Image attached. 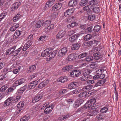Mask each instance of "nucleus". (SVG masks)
Wrapping results in <instances>:
<instances>
[{
  "instance_id": "8fccbe9b",
  "label": "nucleus",
  "mask_w": 121,
  "mask_h": 121,
  "mask_svg": "<svg viewBox=\"0 0 121 121\" xmlns=\"http://www.w3.org/2000/svg\"><path fill=\"white\" fill-rule=\"evenodd\" d=\"M108 110V108L107 107H104L102 108L100 110L101 112L104 113H106Z\"/></svg>"
},
{
  "instance_id": "338daca9",
  "label": "nucleus",
  "mask_w": 121,
  "mask_h": 121,
  "mask_svg": "<svg viewBox=\"0 0 121 121\" xmlns=\"http://www.w3.org/2000/svg\"><path fill=\"white\" fill-rule=\"evenodd\" d=\"M68 91V90L66 89H63L60 90L59 92V93L60 94H65Z\"/></svg>"
},
{
  "instance_id": "cd10ccee",
  "label": "nucleus",
  "mask_w": 121,
  "mask_h": 121,
  "mask_svg": "<svg viewBox=\"0 0 121 121\" xmlns=\"http://www.w3.org/2000/svg\"><path fill=\"white\" fill-rule=\"evenodd\" d=\"M21 4L19 2H17L14 4L12 7L13 9H17L20 6Z\"/></svg>"
},
{
  "instance_id": "052dcab7",
  "label": "nucleus",
  "mask_w": 121,
  "mask_h": 121,
  "mask_svg": "<svg viewBox=\"0 0 121 121\" xmlns=\"http://www.w3.org/2000/svg\"><path fill=\"white\" fill-rule=\"evenodd\" d=\"M80 106L77 100H76L73 105V107L75 108H77Z\"/></svg>"
},
{
  "instance_id": "2f4dec72",
  "label": "nucleus",
  "mask_w": 121,
  "mask_h": 121,
  "mask_svg": "<svg viewBox=\"0 0 121 121\" xmlns=\"http://www.w3.org/2000/svg\"><path fill=\"white\" fill-rule=\"evenodd\" d=\"M72 66L71 65H69L63 68V70L64 71H68L72 68Z\"/></svg>"
},
{
  "instance_id": "49530a36",
  "label": "nucleus",
  "mask_w": 121,
  "mask_h": 121,
  "mask_svg": "<svg viewBox=\"0 0 121 121\" xmlns=\"http://www.w3.org/2000/svg\"><path fill=\"white\" fill-rule=\"evenodd\" d=\"M100 27L99 25H97L94 27V32H97L100 30Z\"/></svg>"
},
{
  "instance_id": "e2e57ef3",
  "label": "nucleus",
  "mask_w": 121,
  "mask_h": 121,
  "mask_svg": "<svg viewBox=\"0 0 121 121\" xmlns=\"http://www.w3.org/2000/svg\"><path fill=\"white\" fill-rule=\"evenodd\" d=\"M53 25L51 24L49 25L46 28V30H51L53 29Z\"/></svg>"
},
{
  "instance_id": "9d476101",
  "label": "nucleus",
  "mask_w": 121,
  "mask_h": 121,
  "mask_svg": "<svg viewBox=\"0 0 121 121\" xmlns=\"http://www.w3.org/2000/svg\"><path fill=\"white\" fill-rule=\"evenodd\" d=\"M51 52V50L47 49L43 52L41 54V56L44 57L47 56L48 58L49 54H50Z\"/></svg>"
},
{
  "instance_id": "393cba45",
  "label": "nucleus",
  "mask_w": 121,
  "mask_h": 121,
  "mask_svg": "<svg viewBox=\"0 0 121 121\" xmlns=\"http://www.w3.org/2000/svg\"><path fill=\"white\" fill-rule=\"evenodd\" d=\"M105 81H106L105 80H103L99 81L95 84L94 87H96L101 86V85L104 84L105 82Z\"/></svg>"
},
{
  "instance_id": "6e6552de",
  "label": "nucleus",
  "mask_w": 121,
  "mask_h": 121,
  "mask_svg": "<svg viewBox=\"0 0 121 121\" xmlns=\"http://www.w3.org/2000/svg\"><path fill=\"white\" fill-rule=\"evenodd\" d=\"M78 86V82H74L70 83L69 85L68 88L69 89L75 88Z\"/></svg>"
},
{
  "instance_id": "f8f14e48",
  "label": "nucleus",
  "mask_w": 121,
  "mask_h": 121,
  "mask_svg": "<svg viewBox=\"0 0 121 121\" xmlns=\"http://www.w3.org/2000/svg\"><path fill=\"white\" fill-rule=\"evenodd\" d=\"M43 96V95L42 94L38 95L36 96L33 99L32 101L33 103H35L41 99Z\"/></svg>"
},
{
  "instance_id": "4c0bfd02",
  "label": "nucleus",
  "mask_w": 121,
  "mask_h": 121,
  "mask_svg": "<svg viewBox=\"0 0 121 121\" xmlns=\"http://www.w3.org/2000/svg\"><path fill=\"white\" fill-rule=\"evenodd\" d=\"M89 76L87 75H84L80 78V80L82 81L87 80L89 78Z\"/></svg>"
},
{
  "instance_id": "864d4df0",
  "label": "nucleus",
  "mask_w": 121,
  "mask_h": 121,
  "mask_svg": "<svg viewBox=\"0 0 121 121\" xmlns=\"http://www.w3.org/2000/svg\"><path fill=\"white\" fill-rule=\"evenodd\" d=\"M93 57L92 56H87L85 58V60L87 62H89L93 60Z\"/></svg>"
},
{
  "instance_id": "13d9d810",
  "label": "nucleus",
  "mask_w": 121,
  "mask_h": 121,
  "mask_svg": "<svg viewBox=\"0 0 121 121\" xmlns=\"http://www.w3.org/2000/svg\"><path fill=\"white\" fill-rule=\"evenodd\" d=\"M17 86H15L13 84V86L10 87L8 89V91L9 92H11L16 88V87Z\"/></svg>"
},
{
  "instance_id": "f704fd0d",
  "label": "nucleus",
  "mask_w": 121,
  "mask_h": 121,
  "mask_svg": "<svg viewBox=\"0 0 121 121\" xmlns=\"http://www.w3.org/2000/svg\"><path fill=\"white\" fill-rule=\"evenodd\" d=\"M88 53L87 52H83L79 55L78 57L79 59H81L86 57Z\"/></svg>"
},
{
  "instance_id": "423d86ee",
  "label": "nucleus",
  "mask_w": 121,
  "mask_h": 121,
  "mask_svg": "<svg viewBox=\"0 0 121 121\" xmlns=\"http://www.w3.org/2000/svg\"><path fill=\"white\" fill-rule=\"evenodd\" d=\"M81 74V72L78 70H74L71 72L70 73L71 76L73 77H78Z\"/></svg>"
},
{
  "instance_id": "4d7b16f0",
  "label": "nucleus",
  "mask_w": 121,
  "mask_h": 121,
  "mask_svg": "<svg viewBox=\"0 0 121 121\" xmlns=\"http://www.w3.org/2000/svg\"><path fill=\"white\" fill-rule=\"evenodd\" d=\"M81 91V90L80 89L78 88L74 90L72 92H72L73 94H76L79 92Z\"/></svg>"
},
{
  "instance_id": "473e14b6",
  "label": "nucleus",
  "mask_w": 121,
  "mask_h": 121,
  "mask_svg": "<svg viewBox=\"0 0 121 121\" xmlns=\"http://www.w3.org/2000/svg\"><path fill=\"white\" fill-rule=\"evenodd\" d=\"M39 107L37 105H35L33 106L31 109L32 112H34L37 111L39 108Z\"/></svg>"
},
{
  "instance_id": "c03bdc74",
  "label": "nucleus",
  "mask_w": 121,
  "mask_h": 121,
  "mask_svg": "<svg viewBox=\"0 0 121 121\" xmlns=\"http://www.w3.org/2000/svg\"><path fill=\"white\" fill-rule=\"evenodd\" d=\"M33 35H29L26 39L27 42H31V44H32V40L33 39Z\"/></svg>"
},
{
  "instance_id": "09e8293b",
  "label": "nucleus",
  "mask_w": 121,
  "mask_h": 121,
  "mask_svg": "<svg viewBox=\"0 0 121 121\" xmlns=\"http://www.w3.org/2000/svg\"><path fill=\"white\" fill-rule=\"evenodd\" d=\"M46 36H41L39 38L38 40L40 43H43Z\"/></svg>"
},
{
  "instance_id": "e433bc0d",
  "label": "nucleus",
  "mask_w": 121,
  "mask_h": 121,
  "mask_svg": "<svg viewBox=\"0 0 121 121\" xmlns=\"http://www.w3.org/2000/svg\"><path fill=\"white\" fill-rule=\"evenodd\" d=\"M22 49V48L20 47L19 48L17 49L16 50L14 51V52H13V55L14 56H17Z\"/></svg>"
},
{
  "instance_id": "9b49d317",
  "label": "nucleus",
  "mask_w": 121,
  "mask_h": 121,
  "mask_svg": "<svg viewBox=\"0 0 121 121\" xmlns=\"http://www.w3.org/2000/svg\"><path fill=\"white\" fill-rule=\"evenodd\" d=\"M61 6V4L60 3H57L52 7V10L53 11H56L60 9Z\"/></svg>"
},
{
  "instance_id": "58836bf2",
  "label": "nucleus",
  "mask_w": 121,
  "mask_h": 121,
  "mask_svg": "<svg viewBox=\"0 0 121 121\" xmlns=\"http://www.w3.org/2000/svg\"><path fill=\"white\" fill-rule=\"evenodd\" d=\"M88 0H82L79 3V4L82 6H84L87 3Z\"/></svg>"
},
{
  "instance_id": "7ed1b4c3",
  "label": "nucleus",
  "mask_w": 121,
  "mask_h": 121,
  "mask_svg": "<svg viewBox=\"0 0 121 121\" xmlns=\"http://www.w3.org/2000/svg\"><path fill=\"white\" fill-rule=\"evenodd\" d=\"M75 10L74 8L68 9L64 13V15L65 17H68L70 16Z\"/></svg>"
},
{
  "instance_id": "603ef678",
  "label": "nucleus",
  "mask_w": 121,
  "mask_h": 121,
  "mask_svg": "<svg viewBox=\"0 0 121 121\" xmlns=\"http://www.w3.org/2000/svg\"><path fill=\"white\" fill-rule=\"evenodd\" d=\"M36 68V66L35 65H33L29 67L28 69V71L31 72V71H33L35 70Z\"/></svg>"
},
{
  "instance_id": "69168bd1",
  "label": "nucleus",
  "mask_w": 121,
  "mask_h": 121,
  "mask_svg": "<svg viewBox=\"0 0 121 121\" xmlns=\"http://www.w3.org/2000/svg\"><path fill=\"white\" fill-rule=\"evenodd\" d=\"M103 70L100 69H98L96 71V74L98 75H101V74L102 71Z\"/></svg>"
},
{
  "instance_id": "39448f33",
  "label": "nucleus",
  "mask_w": 121,
  "mask_h": 121,
  "mask_svg": "<svg viewBox=\"0 0 121 121\" xmlns=\"http://www.w3.org/2000/svg\"><path fill=\"white\" fill-rule=\"evenodd\" d=\"M38 83V82L37 81H35L32 82H31L28 85L27 89L28 90L34 88Z\"/></svg>"
},
{
  "instance_id": "774afa93",
  "label": "nucleus",
  "mask_w": 121,
  "mask_h": 121,
  "mask_svg": "<svg viewBox=\"0 0 121 121\" xmlns=\"http://www.w3.org/2000/svg\"><path fill=\"white\" fill-rule=\"evenodd\" d=\"M20 99V96H18L16 97V99H13V102H17L18 100Z\"/></svg>"
},
{
  "instance_id": "ddd939ff",
  "label": "nucleus",
  "mask_w": 121,
  "mask_h": 121,
  "mask_svg": "<svg viewBox=\"0 0 121 121\" xmlns=\"http://www.w3.org/2000/svg\"><path fill=\"white\" fill-rule=\"evenodd\" d=\"M13 97L9 98L5 101L4 104V106L6 107L10 105L11 104L12 101H13Z\"/></svg>"
},
{
  "instance_id": "79ce46f5",
  "label": "nucleus",
  "mask_w": 121,
  "mask_h": 121,
  "mask_svg": "<svg viewBox=\"0 0 121 121\" xmlns=\"http://www.w3.org/2000/svg\"><path fill=\"white\" fill-rule=\"evenodd\" d=\"M92 7L91 6L89 5H86L83 8V10L84 11H87L90 10Z\"/></svg>"
},
{
  "instance_id": "de8ad7c7",
  "label": "nucleus",
  "mask_w": 121,
  "mask_h": 121,
  "mask_svg": "<svg viewBox=\"0 0 121 121\" xmlns=\"http://www.w3.org/2000/svg\"><path fill=\"white\" fill-rule=\"evenodd\" d=\"M27 86H24L22 87L20 90H18L17 92L19 93L22 92H23L26 89Z\"/></svg>"
},
{
  "instance_id": "bf43d9fd",
  "label": "nucleus",
  "mask_w": 121,
  "mask_h": 121,
  "mask_svg": "<svg viewBox=\"0 0 121 121\" xmlns=\"http://www.w3.org/2000/svg\"><path fill=\"white\" fill-rule=\"evenodd\" d=\"M90 102H91L92 104H93L94 106H95L94 104L96 102V99L95 98H93L88 101Z\"/></svg>"
},
{
  "instance_id": "37998d69",
  "label": "nucleus",
  "mask_w": 121,
  "mask_h": 121,
  "mask_svg": "<svg viewBox=\"0 0 121 121\" xmlns=\"http://www.w3.org/2000/svg\"><path fill=\"white\" fill-rule=\"evenodd\" d=\"M58 16L57 13L55 12L52 13L51 15V18L52 19H55L57 18Z\"/></svg>"
},
{
  "instance_id": "5701e85b",
  "label": "nucleus",
  "mask_w": 121,
  "mask_h": 121,
  "mask_svg": "<svg viewBox=\"0 0 121 121\" xmlns=\"http://www.w3.org/2000/svg\"><path fill=\"white\" fill-rule=\"evenodd\" d=\"M93 86L92 85H88L82 88V90L85 92L87 91L91 90Z\"/></svg>"
},
{
  "instance_id": "0eeeda50",
  "label": "nucleus",
  "mask_w": 121,
  "mask_h": 121,
  "mask_svg": "<svg viewBox=\"0 0 121 121\" xmlns=\"http://www.w3.org/2000/svg\"><path fill=\"white\" fill-rule=\"evenodd\" d=\"M95 106L92 104L89 101L85 104L83 107V108H89L90 109H94L95 108Z\"/></svg>"
},
{
  "instance_id": "412c9836",
  "label": "nucleus",
  "mask_w": 121,
  "mask_h": 121,
  "mask_svg": "<svg viewBox=\"0 0 121 121\" xmlns=\"http://www.w3.org/2000/svg\"><path fill=\"white\" fill-rule=\"evenodd\" d=\"M68 80V78L67 77H61L57 79L58 82L62 83L66 82Z\"/></svg>"
},
{
  "instance_id": "a211bd4d",
  "label": "nucleus",
  "mask_w": 121,
  "mask_h": 121,
  "mask_svg": "<svg viewBox=\"0 0 121 121\" xmlns=\"http://www.w3.org/2000/svg\"><path fill=\"white\" fill-rule=\"evenodd\" d=\"M24 102L23 101H20L17 105V107L18 108L17 111L20 112L21 111V109L24 106Z\"/></svg>"
},
{
  "instance_id": "c85d7f7f",
  "label": "nucleus",
  "mask_w": 121,
  "mask_h": 121,
  "mask_svg": "<svg viewBox=\"0 0 121 121\" xmlns=\"http://www.w3.org/2000/svg\"><path fill=\"white\" fill-rule=\"evenodd\" d=\"M68 58L69 60L71 61L75 59L76 57L74 54H72L68 56Z\"/></svg>"
},
{
  "instance_id": "20e7f679",
  "label": "nucleus",
  "mask_w": 121,
  "mask_h": 121,
  "mask_svg": "<svg viewBox=\"0 0 121 121\" xmlns=\"http://www.w3.org/2000/svg\"><path fill=\"white\" fill-rule=\"evenodd\" d=\"M56 0H48L45 4V7L46 8H50L54 3Z\"/></svg>"
},
{
  "instance_id": "1a4fd4ad",
  "label": "nucleus",
  "mask_w": 121,
  "mask_h": 121,
  "mask_svg": "<svg viewBox=\"0 0 121 121\" xmlns=\"http://www.w3.org/2000/svg\"><path fill=\"white\" fill-rule=\"evenodd\" d=\"M65 32L63 30H61L59 31L56 36V38L57 39H61L65 35Z\"/></svg>"
},
{
  "instance_id": "5fc2aeb1",
  "label": "nucleus",
  "mask_w": 121,
  "mask_h": 121,
  "mask_svg": "<svg viewBox=\"0 0 121 121\" xmlns=\"http://www.w3.org/2000/svg\"><path fill=\"white\" fill-rule=\"evenodd\" d=\"M51 22L50 20H48L45 21L44 22H43L42 26H46L50 24Z\"/></svg>"
},
{
  "instance_id": "4be33fe9",
  "label": "nucleus",
  "mask_w": 121,
  "mask_h": 121,
  "mask_svg": "<svg viewBox=\"0 0 121 121\" xmlns=\"http://www.w3.org/2000/svg\"><path fill=\"white\" fill-rule=\"evenodd\" d=\"M31 45V42H27L24 45L22 49L23 51H26V49Z\"/></svg>"
},
{
  "instance_id": "ea45409f",
  "label": "nucleus",
  "mask_w": 121,
  "mask_h": 121,
  "mask_svg": "<svg viewBox=\"0 0 121 121\" xmlns=\"http://www.w3.org/2000/svg\"><path fill=\"white\" fill-rule=\"evenodd\" d=\"M20 14H17L13 17V21L14 22H16L20 18Z\"/></svg>"
},
{
  "instance_id": "a18cd8bd",
  "label": "nucleus",
  "mask_w": 121,
  "mask_h": 121,
  "mask_svg": "<svg viewBox=\"0 0 121 121\" xmlns=\"http://www.w3.org/2000/svg\"><path fill=\"white\" fill-rule=\"evenodd\" d=\"M92 36L91 35L87 34L84 37V39L86 41L89 40L91 39Z\"/></svg>"
},
{
  "instance_id": "dca6fc26",
  "label": "nucleus",
  "mask_w": 121,
  "mask_h": 121,
  "mask_svg": "<svg viewBox=\"0 0 121 121\" xmlns=\"http://www.w3.org/2000/svg\"><path fill=\"white\" fill-rule=\"evenodd\" d=\"M56 53L57 51H54L52 52H51L50 54H49L48 58H47L46 59L48 61H50L51 58H52L55 56Z\"/></svg>"
},
{
  "instance_id": "2eb2a0df",
  "label": "nucleus",
  "mask_w": 121,
  "mask_h": 121,
  "mask_svg": "<svg viewBox=\"0 0 121 121\" xmlns=\"http://www.w3.org/2000/svg\"><path fill=\"white\" fill-rule=\"evenodd\" d=\"M48 80H45L41 82L39 85L38 87L42 88L45 86L48 83Z\"/></svg>"
},
{
  "instance_id": "f3484780",
  "label": "nucleus",
  "mask_w": 121,
  "mask_h": 121,
  "mask_svg": "<svg viewBox=\"0 0 121 121\" xmlns=\"http://www.w3.org/2000/svg\"><path fill=\"white\" fill-rule=\"evenodd\" d=\"M98 113V112L96 110L91 111L88 112L87 113L88 116L89 117L93 116H95Z\"/></svg>"
},
{
  "instance_id": "bb28decb",
  "label": "nucleus",
  "mask_w": 121,
  "mask_h": 121,
  "mask_svg": "<svg viewBox=\"0 0 121 121\" xmlns=\"http://www.w3.org/2000/svg\"><path fill=\"white\" fill-rule=\"evenodd\" d=\"M99 65L95 63H93L90 65V69L92 70L95 69L98 67Z\"/></svg>"
},
{
  "instance_id": "a19ab883",
  "label": "nucleus",
  "mask_w": 121,
  "mask_h": 121,
  "mask_svg": "<svg viewBox=\"0 0 121 121\" xmlns=\"http://www.w3.org/2000/svg\"><path fill=\"white\" fill-rule=\"evenodd\" d=\"M77 37V35H74L69 38V41L73 42L76 40Z\"/></svg>"
},
{
  "instance_id": "3c124183",
  "label": "nucleus",
  "mask_w": 121,
  "mask_h": 121,
  "mask_svg": "<svg viewBox=\"0 0 121 121\" xmlns=\"http://www.w3.org/2000/svg\"><path fill=\"white\" fill-rule=\"evenodd\" d=\"M95 16L94 15H89L88 17V19L90 21H93L95 19Z\"/></svg>"
},
{
  "instance_id": "b1692460",
  "label": "nucleus",
  "mask_w": 121,
  "mask_h": 121,
  "mask_svg": "<svg viewBox=\"0 0 121 121\" xmlns=\"http://www.w3.org/2000/svg\"><path fill=\"white\" fill-rule=\"evenodd\" d=\"M21 33V32L18 30H17L14 34L13 38L14 39H16L18 38Z\"/></svg>"
},
{
  "instance_id": "7c9ffc66",
  "label": "nucleus",
  "mask_w": 121,
  "mask_h": 121,
  "mask_svg": "<svg viewBox=\"0 0 121 121\" xmlns=\"http://www.w3.org/2000/svg\"><path fill=\"white\" fill-rule=\"evenodd\" d=\"M30 118V116L28 115H26L20 119V121H28Z\"/></svg>"
},
{
  "instance_id": "c756f323",
  "label": "nucleus",
  "mask_w": 121,
  "mask_h": 121,
  "mask_svg": "<svg viewBox=\"0 0 121 121\" xmlns=\"http://www.w3.org/2000/svg\"><path fill=\"white\" fill-rule=\"evenodd\" d=\"M80 44L76 43L73 44L72 47V49L74 50H77L80 47Z\"/></svg>"
},
{
  "instance_id": "4468645a",
  "label": "nucleus",
  "mask_w": 121,
  "mask_h": 121,
  "mask_svg": "<svg viewBox=\"0 0 121 121\" xmlns=\"http://www.w3.org/2000/svg\"><path fill=\"white\" fill-rule=\"evenodd\" d=\"M25 79H21L16 81L14 83V85L15 86H17L24 83L25 81Z\"/></svg>"
},
{
  "instance_id": "aec40b11",
  "label": "nucleus",
  "mask_w": 121,
  "mask_h": 121,
  "mask_svg": "<svg viewBox=\"0 0 121 121\" xmlns=\"http://www.w3.org/2000/svg\"><path fill=\"white\" fill-rule=\"evenodd\" d=\"M94 59L96 60H97L102 57V54L100 53H95L94 54Z\"/></svg>"
},
{
  "instance_id": "6ab92c4d",
  "label": "nucleus",
  "mask_w": 121,
  "mask_h": 121,
  "mask_svg": "<svg viewBox=\"0 0 121 121\" xmlns=\"http://www.w3.org/2000/svg\"><path fill=\"white\" fill-rule=\"evenodd\" d=\"M77 3V0H71L68 3L69 6L72 7L76 5Z\"/></svg>"
},
{
  "instance_id": "6e6d98bb",
  "label": "nucleus",
  "mask_w": 121,
  "mask_h": 121,
  "mask_svg": "<svg viewBox=\"0 0 121 121\" xmlns=\"http://www.w3.org/2000/svg\"><path fill=\"white\" fill-rule=\"evenodd\" d=\"M93 11L95 13H99L100 11V9L99 7H94L92 9Z\"/></svg>"
},
{
  "instance_id": "72a5a7b5",
  "label": "nucleus",
  "mask_w": 121,
  "mask_h": 121,
  "mask_svg": "<svg viewBox=\"0 0 121 121\" xmlns=\"http://www.w3.org/2000/svg\"><path fill=\"white\" fill-rule=\"evenodd\" d=\"M7 12L4 11H3V12L0 15V21H1L7 15Z\"/></svg>"
},
{
  "instance_id": "a878e982",
  "label": "nucleus",
  "mask_w": 121,
  "mask_h": 121,
  "mask_svg": "<svg viewBox=\"0 0 121 121\" xmlns=\"http://www.w3.org/2000/svg\"><path fill=\"white\" fill-rule=\"evenodd\" d=\"M96 42H97L95 40H94L87 42L86 43L87 45L89 47L93 46L95 45Z\"/></svg>"
},
{
  "instance_id": "c9c22d12",
  "label": "nucleus",
  "mask_w": 121,
  "mask_h": 121,
  "mask_svg": "<svg viewBox=\"0 0 121 121\" xmlns=\"http://www.w3.org/2000/svg\"><path fill=\"white\" fill-rule=\"evenodd\" d=\"M43 22L42 20L38 21L36 24V27L37 28H39L41 26V25H42Z\"/></svg>"
},
{
  "instance_id": "f257e3e1",
  "label": "nucleus",
  "mask_w": 121,
  "mask_h": 121,
  "mask_svg": "<svg viewBox=\"0 0 121 121\" xmlns=\"http://www.w3.org/2000/svg\"><path fill=\"white\" fill-rule=\"evenodd\" d=\"M48 104L46 103L43 104V107H45L44 108H45V107H46L44 110V113L46 114H48L50 113L53 109L52 105H51L48 106Z\"/></svg>"
},
{
  "instance_id": "0e129e2a",
  "label": "nucleus",
  "mask_w": 121,
  "mask_h": 121,
  "mask_svg": "<svg viewBox=\"0 0 121 121\" xmlns=\"http://www.w3.org/2000/svg\"><path fill=\"white\" fill-rule=\"evenodd\" d=\"M94 82V81L92 80H89L86 81L85 83L86 84L91 85Z\"/></svg>"
},
{
  "instance_id": "f03ea898",
  "label": "nucleus",
  "mask_w": 121,
  "mask_h": 121,
  "mask_svg": "<svg viewBox=\"0 0 121 121\" xmlns=\"http://www.w3.org/2000/svg\"><path fill=\"white\" fill-rule=\"evenodd\" d=\"M68 50L67 48H63L60 49L58 52V56L59 57H63L67 53Z\"/></svg>"
},
{
  "instance_id": "680f3d73",
  "label": "nucleus",
  "mask_w": 121,
  "mask_h": 121,
  "mask_svg": "<svg viewBox=\"0 0 121 121\" xmlns=\"http://www.w3.org/2000/svg\"><path fill=\"white\" fill-rule=\"evenodd\" d=\"M7 73L3 74L2 75L0 76V80H2L7 77Z\"/></svg>"
}]
</instances>
